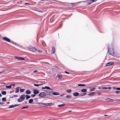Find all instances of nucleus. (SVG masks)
I'll return each instance as SVG.
<instances>
[{"label":"nucleus","mask_w":120,"mask_h":120,"mask_svg":"<svg viewBox=\"0 0 120 120\" xmlns=\"http://www.w3.org/2000/svg\"><path fill=\"white\" fill-rule=\"evenodd\" d=\"M110 47V45H109V54L112 56H113L114 54V52L113 51V47L112 46Z\"/></svg>","instance_id":"f257e3e1"},{"label":"nucleus","mask_w":120,"mask_h":120,"mask_svg":"<svg viewBox=\"0 0 120 120\" xmlns=\"http://www.w3.org/2000/svg\"><path fill=\"white\" fill-rule=\"evenodd\" d=\"M29 50L35 52L36 51L37 49L33 47H31L29 48Z\"/></svg>","instance_id":"f03ea898"},{"label":"nucleus","mask_w":120,"mask_h":120,"mask_svg":"<svg viewBox=\"0 0 120 120\" xmlns=\"http://www.w3.org/2000/svg\"><path fill=\"white\" fill-rule=\"evenodd\" d=\"M46 93L41 92L39 94V96L41 97H43L46 96Z\"/></svg>","instance_id":"7ed1b4c3"},{"label":"nucleus","mask_w":120,"mask_h":120,"mask_svg":"<svg viewBox=\"0 0 120 120\" xmlns=\"http://www.w3.org/2000/svg\"><path fill=\"white\" fill-rule=\"evenodd\" d=\"M15 58L18 59L19 60H25L24 58L22 57L15 56Z\"/></svg>","instance_id":"20e7f679"},{"label":"nucleus","mask_w":120,"mask_h":120,"mask_svg":"<svg viewBox=\"0 0 120 120\" xmlns=\"http://www.w3.org/2000/svg\"><path fill=\"white\" fill-rule=\"evenodd\" d=\"M33 93L35 94H37L39 93V92L38 90L34 89L33 90Z\"/></svg>","instance_id":"39448f33"},{"label":"nucleus","mask_w":120,"mask_h":120,"mask_svg":"<svg viewBox=\"0 0 120 120\" xmlns=\"http://www.w3.org/2000/svg\"><path fill=\"white\" fill-rule=\"evenodd\" d=\"M56 49L54 47H52V50L51 51L52 53V54H54L56 51Z\"/></svg>","instance_id":"423d86ee"},{"label":"nucleus","mask_w":120,"mask_h":120,"mask_svg":"<svg viewBox=\"0 0 120 120\" xmlns=\"http://www.w3.org/2000/svg\"><path fill=\"white\" fill-rule=\"evenodd\" d=\"M3 39L4 41H7L8 42H10V39L7 37H4V38Z\"/></svg>","instance_id":"0eeeda50"},{"label":"nucleus","mask_w":120,"mask_h":120,"mask_svg":"<svg viewBox=\"0 0 120 120\" xmlns=\"http://www.w3.org/2000/svg\"><path fill=\"white\" fill-rule=\"evenodd\" d=\"M26 97V96L25 95L23 94L22 95H21L20 97V98L22 99V100L23 101L25 99Z\"/></svg>","instance_id":"6e6552de"},{"label":"nucleus","mask_w":120,"mask_h":120,"mask_svg":"<svg viewBox=\"0 0 120 120\" xmlns=\"http://www.w3.org/2000/svg\"><path fill=\"white\" fill-rule=\"evenodd\" d=\"M42 89H49V90L50 89L51 90H53L52 89H51L50 87L47 86H45L44 87H42Z\"/></svg>","instance_id":"1a4fd4ad"},{"label":"nucleus","mask_w":120,"mask_h":120,"mask_svg":"<svg viewBox=\"0 0 120 120\" xmlns=\"http://www.w3.org/2000/svg\"><path fill=\"white\" fill-rule=\"evenodd\" d=\"M19 105H10V106H9V108H14L15 107H16L17 106H18Z\"/></svg>","instance_id":"9d476101"},{"label":"nucleus","mask_w":120,"mask_h":120,"mask_svg":"<svg viewBox=\"0 0 120 120\" xmlns=\"http://www.w3.org/2000/svg\"><path fill=\"white\" fill-rule=\"evenodd\" d=\"M79 93L77 92H75L73 94V95L74 96H78L79 95Z\"/></svg>","instance_id":"9b49d317"},{"label":"nucleus","mask_w":120,"mask_h":120,"mask_svg":"<svg viewBox=\"0 0 120 120\" xmlns=\"http://www.w3.org/2000/svg\"><path fill=\"white\" fill-rule=\"evenodd\" d=\"M95 93L94 92H92L88 94L89 96H92L95 94Z\"/></svg>","instance_id":"f8f14e48"},{"label":"nucleus","mask_w":120,"mask_h":120,"mask_svg":"<svg viewBox=\"0 0 120 120\" xmlns=\"http://www.w3.org/2000/svg\"><path fill=\"white\" fill-rule=\"evenodd\" d=\"M113 64V62H109L106 65L107 66H108L110 65H112Z\"/></svg>","instance_id":"ddd939ff"},{"label":"nucleus","mask_w":120,"mask_h":120,"mask_svg":"<svg viewBox=\"0 0 120 120\" xmlns=\"http://www.w3.org/2000/svg\"><path fill=\"white\" fill-rule=\"evenodd\" d=\"M31 93L30 91V90H26V93L27 94H30Z\"/></svg>","instance_id":"4468645a"},{"label":"nucleus","mask_w":120,"mask_h":120,"mask_svg":"<svg viewBox=\"0 0 120 120\" xmlns=\"http://www.w3.org/2000/svg\"><path fill=\"white\" fill-rule=\"evenodd\" d=\"M106 100L108 101H113V100L112 99H110L109 98H108L106 99Z\"/></svg>","instance_id":"2eb2a0df"},{"label":"nucleus","mask_w":120,"mask_h":120,"mask_svg":"<svg viewBox=\"0 0 120 120\" xmlns=\"http://www.w3.org/2000/svg\"><path fill=\"white\" fill-rule=\"evenodd\" d=\"M34 86H40L42 85V84H34Z\"/></svg>","instance_id":"dca6fc26"},{"label":"nucleus","mask_w":120,"mask_h":120,"mask_svg":"<svg viewBox=\"0 0 120 120\" xmlns=\"http://www.w3.org/2000/svg\"><path fill=\"white\" fill-rule=\"evenodd\" d=\"M1 93L3 95H6V92L5 91H2Z\"/></svg>","instance_id":"f3484780"},{"label":"nucleus","mask_w":120,"mask_h":120,"mask_svg":"<svg viewBox=\"0 0 120 120\" xmlns=\"http://www.w3.org/2000/svg\"><path fill=\"white\" fill-rule=\"evenodd\" d=\"M87 90L86 89H82L81 90V92H86L87 91Z\"/></svg>","instance_id":"a211bd4d"},{"label":"nucleus","mask_w":120,"mask_h":120,"mask_svg":"<svg viewBox=\"0 0 120 120\" xmlns=\"http://www.w3.org/2000/svg\"><path fill=\"white\" fill-rule=\"evenodd\" d=\"M94 0H91L90 1H89L88 2V4H90L93 2H94Z\"/></svg>","instance_id":"6ab92c4d"},{"label":"nucleus","mask_w":120,"mask_h":120,"mask_svg":"<svg viewBox=\"0 0 120 120\" xmlns=\"http://www.w3.org/2000/svg\"><path fill=\"white\" fill-rule=\"evenodd\" d=\"M57 76L59 79H61L62 78V75L60 74H58Z\"/></svg>","instance_id":"aec40b11"},{"label":"nucleus","mask_w":120,"mask_h":120,"mask_svg":"<svg viewBox=\"0 0 120 120\" xmlns=\"http://www.w3.org/2000/svg\"><path fill=\"white\" fill-rule=\"evenodd\" d=\"M53 94L54 95H59L58 93L57 92H53Z\"/></svg>","instance_id":"412c9836"},{"label":"nucleus","mask_w":120,"mask_h":120,"mask_svg":"<svg viewBox=\"0 0 120 120\" xmlns=\"http://www.w3.org/2000/svg\"><path fill=\"white\" fill-rule=\"evenodd\" d=\"M23 101V100H22V99L20 98L18 99V102H21Z\"/></svg>","instance_id":"4be33fe9"},{"label":"nucleus","mask_w":120,"mask_h":120,"mask_svg":"<svg viewBox=\"0 0 120 120\" xmlns=\"http://www.w3.org/2000/svg\"><path fill=\"white\" fill-rule=\"evenodd\" d=\"M33 101V99H30L29 101V103H31Z\"/></svg>","instance_id":"5701e85b"},{"label":"nucleus","mask_w":120,"mask_h":120,"mask_svg":"<svg viewBox=\"0 0 120 120\" xmlns=\"http://www.w3.org/2000/svg\"><path fill=\"white\" fill-rule=\"evenodd\" d=\"M71 89H68L66 90L67 92L68 93H71Z\"/></svg>","instance_id":"b1692460"},{"label":"nucleus","mask_w":120,"mask_h":120,"mask_svg":"<svg viewBox=\"0 0 120 120\" xmlns=\"http://www.w3.org/2000/svg\"><path fill=\"white\" fill-rule=\"evenodd\" d=\"M30 96L28 95H26V99L27 100L29 98H30Z\"/></svg>","instance_id":"393cba45"},{"label":"nucleus","mask_w":120,"mask_h":120,"mask_svg":"<svg viewBox=\"0 0 120 120\" xmlns=\"http://www.w3.org/2000/svg\"><path fill=\"white\" fill-rule=\"evenodd\" d=\"M19 87H18L16 88V90L15 91V92L17 93H18L19 92Z\"/></svg>","instance_id":"a878e982"},{"label":"nucleus","mask_w":120,"mask_h":120,"mask_svg":"<svg viewBox=\"0 0 120 120\" xmlns=\"http://www.w3.org/2000/svg\"><path fill=\"white\" fill-rule=\"evenodd\" d=\"M65 105V104H63L61 105H58V106L59 107H61L62 106H64Z\"/></svg>","instance_id":"bb28decb"},{"label":"nucleus","mask_w":120,"mask_h":120,"mask_svg":"<svg viewBox=\"0 0 120 120\" xmlns=\"http://www.w3.org/2000/svg\"><path fill=\"white\" fill-rule=\"evenodd\" d=\"M38 104L39 105H40V106H41L42 105H44V103H38Z\"/></svg>","instance_id":"cd10ccee"},{"label":"nucleus","mask_w":120,"mask_h":120,"mask_svg":"<svg viewBox=\"0 0 120 120\" xmlns=\"http://www.w3.org/2000/svg\"><path fill=\"white\" fill-rule=\"evenodd\" d=\"M2 101H6V98H3L2 99Z\"/></svg>","instance_id":"c85d7f7f"},{"label":"nucleus","mask_w":120,"mask_h":120,"mask_svg":"<svg viewBox=\"0 0 120 120\" xmlns=\"http://www.w3.org/2000/svg\"><path fill=\"white\" fill-rule=\"evenodd\" d=\"M96 89L95 88H93V89H90L89 90L90 91H94V90H95Z\"/></svg>","instance_id":"c756f323"},{"label":"nucleus","mask_w":120,"mask_h":120,"mask_svg":"<svg viewBox=\"0 0 120 120\" xmlns=\"http://www.w3.org/2000/svg\"><path fill=\"white\" fill-rule=\"evenodd\" d=\"M101 88L102 89H104L105 90L107 89V87H106L105 86H102L101 87Z\"/></svg>","instance_id":"7c9ffc66"},{"label":"nucleus","mask_w":120,"mask_h":120,"mask_svg":"<svg viewBox=\"0 0 120 120\" xmlns=\"http://www.w3.org/2000/svg\"><path fill=\"white\" fill-rule=\"evenodd\" d=\"M28 106H26L25 107H22L21 108V109H25L26 108H28Z\"/></svg>","instance_id":"2f4dec72"},{"label":"nucleus","mask_w":120,"mask_h":120,"mask_svg":"<svg viewBox=\"0 0 120 120\" xmlns=\"http://www.w3.org/2000/svg\"><path fill=\"white\" fill-rule=\"evenodd\" d=\"M25 90V89H20V91L21 92H23Z\"/></svg>","instance_id":"473e14b6"},{"label":"nucleus","mask_w":120,"mask_h":120,"mask_svg":"<svg viewBox=\"0 0 120 120\" xmlns=\"http://www.w3.org/2000/svg\"><path fill=\"white\" fill-rule=\"evenodd\" d=\"M78 86H85V85L83 84H79L78 85Z\"/></svg>","instance_id":"72a5a7b5"},{"label":"nucleus","mask_w":120,"mask_h":120,"mask_svg":"<svg viewBox=\"0 0 120 120\" xmlns=\"http://www.w3.org/2000/svg\"><path fill=\"white\" fill-rule=\"evenodd\" d=\"M6 87L8 88H11V85L10 86H6Z\"/></svg>","instance_id":"f704fd0d"},{"label":"nucleus","mask_w":120,"mask_h":120,"mask_svg":"<svg viewBox=\"0 0 120 120\" xmlns=\"http://www.w3.org/2000/svg\"><path fill=\"white\" fill-rule=\"evenodd\" d=\"M85 95V94H83V93L81 94H80V95H79V96H84Z\"/></svg>","instance_id":"c9c22d12"},{"label":"nucleus","mask_w":120,"mask_h":120,"mask_svg":"<svg viewBox=\"0 0 120 120\" xmlns=\"http://www.w3.org/2000/svg\"><path fill=\"white\" fill-rule=\"evenodd\" d=\"M116 93L117 94H119L120 93V91H115Z\"/></svg>","instance_id":"e433bc0d"},{"label":"nucleus","mask_w":120,"mask_h":120,"mask_svg":"<svg viewBox=\"0 0 120 120\" xmlns=\"http://www.w3.org/2000/svg\"><path fill=\"white\" fill-rule=\"evenodd\" d=\"M71 97V96L70 95H67L66 96V97H67V98H70Z\"/></svg>","instance_id":"4c0bfd02"},{"label":"nucleus","mask_w":120,"mask_h":120,"mask_svg":"<svg viewBox=\"0 0 120 120\" xmlns=\"http://www.w3.org/2000/svg\"><path fill=\"white\" fill-rule=\"evenodd\" d=\"M112 89V88L111 87H107V89H108V90H111Z\"/></svg>","instance_id":"58836bf2"},{"label":"nucleus","mask_w":120,"mask_h":120,"mask_svg":"<svg viewBox=\"0 0 120 120\" xmlns=\"http://www.w3.org/2000/svg\"><path fill=\"white\" fill-rule=\"evenodd\" d=\"M49 103H44V105H45L46 106H49Z\"/></svg>","instance_id":"ea45409f"},{"label":"nucleus","mask_w":120,"mask_h":120,"mask_svg":"<svg viewBox=\"0 0 120 120\" xmlns=\"http://www.w3.org/2000/svg\"><path fill=\"white\" fill-rule=\"evenodd\" d=\"M36 96V95L34 94H32V95H31V96L32 97H34L35 96Z\"/></svg>","instance_id":"a19ab883"},{"label":"nucleus","mask_w":120,"mask_h":120,"mask_svg":"<svg viewBox=\"0 0 120 120\" xmlns=\"http://www.w3.org/2000/svg\"><path fill=\"white\" fill-rule=\"evenodd\" d=\"M25 5H31L30 4V3H26L25 4Z\"/></svg>","instance_id":"79ce46f5"},{"label":"nucleus","mask_w":120,"mask_h":120,"mask_svg":"<svg viewBox=\"0 0 120 120\" xmlns=\"http://www.w3.org/2000/svg\"><path fill=\"white\" fill-rule=\"evenodd\" d=\"M49 106H52V104L51 103H49Z\"/></svg>","instance_id":"37998d69"},{"label":"nucleus","mask_w":120,"mask_h":120,"mask_svg":"<svg viewBox=\"0 0 120 120\" xmlns=\"http://www.w3.org/2000/svg\"><path fill=\"white\" fill-rule=\"evenodd\" d=\"M17 96H18L17 95H14V96H13V97H17Z\"/></svg>","instance_id":"c03bdc74"},{"label":"nucleus","mask_w":120,"mask_h":120,"mask_svg":"<svg viewBox=\"0 0 120 120\" xmlns=\"http://www.w3.org/2000/svg\"><path fill=\"white\" fill-rule=\"evenodd\" d=\"M38 52H42V51L41 50H39L38 51Z\"/></svg>","instance_id":"a18cd8bd"},{"label":"nucleus","mask_w":120,"mask_h":120,"mask_svg":"<svg viewBox=\"0 0 120 120\" xmlns=\"http://www.w3.org/2000/svg\"><path fill=\"white\" fill-rule=\"evenodd\" d=\"M116 90H120V88H116Z\"/></svg>","instance_id":"49530a36"},{"label":"nucleus","mask_w":120,"mask_h":120,"mask_svg":"<svg viewBox=\"0 0 120 120\" xmlns=\"http://www.w3.org/2000/svg\"><path fill=\"white\" fill-rule=\"evenodd\" d=\"M38 71H37V70H35V71H34V72H33L34 73H35V72H37Z\"/></svg>","instance_id":"de8ad7c7"},{"label":"nucleus","mask_w":120,"mask_h":120,"mask_svg":"<svg viewBox=\"0 0 120 120\" xmlns=\"http://www.w3.org/2000/svg\"><path fill=\"white\" fill-rule=\"evenodd\" d=\"M35 101H38V99L37 98H36L35 99Z\"/></svg>","instance_id":"09e8293b"},{"label":"nucleus","mask_w":120,"mask_h":120,"mask_svg":"<svg viewBox=\"0 0 120 120\" xmlns=\"http://www.w3.org/2000/svg\"><path fill=\"white\" fill-rule=\"evenodd\" d=\"M65 73H67L69 74V72H67V71H65Z\"/></svg>","instance_id":"8fccbe9b"},{"label":"nucleus","mask_w":120,"mask_h":120,"mask_svg":"<svg viewBox=\"0 0 120 120\" xmlns=\"http://www.w3.org/2000/svg\"><path fill=\"white\" fill-rule=\"evenodd\" d=\"M55 68H56L57 69L58 68L56 66H55Z\"/></svg>","instance_id":"3c124183"},{"label":"nucleus","mask_w":120,"mask_h":120,"mask_svg":"<svg viewBox=\"0 0 120 120\" xmlns=\"http://www.w3.org/2000/svg\"><path fill=\"white\" fill-rule=\"evenodd\" d=\"M3 104V103L2 102H0V104L2 105Z\"/></svg>","instance_id":"603ef678"},{"label":"nucleus","mask_w":120,"mask_h":120,"mask_svg":"<svg viewBox=\"0 0 120 120\" xmlns=\"http://www.w3.org/2000/svg\"><path fill=\"white\" fill-rule=\"evenodd\" d=\"M11 85V86H14L15 85V84H12Z\"/></svg>","instance_id":"864d4df0"},{"label":"nucleus","mask_w":120,"mask_h":120,"mask_svg":"<svg viewBox=\"0 0 120 120\" xmlns=\"http://www.w3.org/2000/svg\"><path fill=\"white\" fill-rule=\"evenodd\" d=\"M113 89H116V87H113Z\"/></svg>","instance_id":"5fc2aeb1"},{"label":"nucleus","mask_w":120,"mask_h":120,"mask_svg":"<svg viewBox=\"0 0 120 120\" xmlns=\"http://www.w3.org/2000/svg\"><path fill=\"white\" fill-rule=\"evenodd\" d=\"M101 87H99L98 88V89H101Z\"/></svg>","instance_id":"6e6d98bb"},{"label":"nucleus","mask_w":120,"mask_h":120,"mask_svg":"<svg viewBox=\"0 0 120 120\" xmlns=\"http://www.w3.org/2000/svg\"><path fill=\"white\" fill-rule=\"evenodd\" d=\"M2 96V95L0 93V97H1Z\"/></svg>","instance_id":"4d7b16f0"},{"label":"nucleus","mask_w":120,"mask_h":120,"mask_svg":"<svg viewBox=\"0 0 120 120\" xmlns=\"http://www.w3.org/2000/svg\"><path fill=\"white\" fill-rule=\"evenodd\" d=\"M48 120H52V119H49Z\"/></svg>","instance_id":"13d9d810"},{"label":"nucleus","mask_w":120,"mask_h":120,"mask_svg":"<svg viewBox=\"0 0 120 120\" xmlns=\"http://www.w3.org/2000/svg\"><path fill=\"white\" fill-rule=\"evenodd\" d=\"M83 94H84L85 95H86V93H83Z\"/></svg>","instance_id":"bf43d9fd"},{"label":"nucleus","mask_w":120,"mask_h":120,"mask_svg":"<svg viewBox=\"0 0 120 120\" xmlns=\"http://www.w3.org/2000/svg\"><path fill=\"white\" fill-rule=\"evenodd\" d=\"M52 120H55L54 119H52Z\"/></svg>","instance_id":"052dcab7"},{"label":"nucleus","mask_w":120,"mask_h":120,"mask_svg":"<svg viewBox=\"0 0 120 120\" xmlns=\"http://www.w3.org/2000/svg\"><path fill=\"white\" fill-rule=\"evenodd\" d=\"M107 116V115H105V116Z\"/></svg>","instance_id":"680f3d73"},{"label":"nucleus","mask_w":120,"mask_h":120,"mask_svg":"<svg viewBox=\"0 0 120 120\" xmlns=\"http://www.w3.org/2000/svg\"><path fill=\"white\" fill-rule=\"evenodd\" d=\"M25 103H27V102H26H26H25Z\"/></svg>","instance_id":"e2e57ef3"},{"label":"nucleus","mask_w":120,"mask_h":120,"mask_svg":"<svg viewBox=\"0 0 120 120\" xmlns=\"http://www.w3.org/2000/svg\"><path fill=\"white\" fill-rule=\"evenodd\" d=\"M2 83L5 84L6 83Z\"/></svg>","instance_id":"0e129e2a"},{"label":"nucleus","mask_w":120,"mask_h":120,"mask_svg":"<svg viewBox=\"0 0 120 120\" xmlns=\"http://www.w3.org/2000/svg\"><path fill=\"white\" fill-rule=\"evenodd\" d=\"M74 4V3H72V4Z\"/></svg>","instance_id":"69168bd1"},{"label":"nucleus","mask_w":120,"mask_h":120,"mask_svg":"<svg viewBox=\"0 0 120 120\" xmlns=\"http://www.w3.org/2000/svg\"><path fill=\"white\" fill-rule=\"evenodd\" d=\"M69 111L70 112H71V111Z\"/></svg>","instance_id":"338daca9"},{"label":"nucleus","mask_w":120,"mask_h":120,"mask_svg":"<svg viewBox=\"0 0 120 120\" xmlns=\"http://www.w3.org/2000/svg\"><path fill=\"white\" fill-rule=\"evenodd\" d=\"M11 92H10V93H11Z\"/></svg>","instance_id":"774afa93"}]
</instances>
